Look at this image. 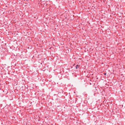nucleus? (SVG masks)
Returning <instances> with one entry per match:
<instances>
[{
    "mask_svg": "<svg viewBox=\"0 0 125 125\" xmlns=\"http://www.w3.org/2000/svg\"><path fill=\"white\" fill-rule=\"evenodd\" d=\"M104 75H106V73H104Z\"/></svg>",
    "mask_w": 125,
    "mask_h": 125,
    "instance_id": "obj_2",
    "label": "nucleus"
},
{
    "mask_svg": "<svg viewBox=\"0 0 125 125\" xmlns=\"http://www.w3.org/2000/svg\"><path fill=\"white\" fill-rule=\"evenodd\" d=\"M78 66V65H76V66L75 68L76 69H77L78 68V66Z\"/></svg>",
    "mask_w": 125,
    "mask_h": 125,
    "instance_id": "obj_1",
    "label": "nucleus"
}]
</instances>
